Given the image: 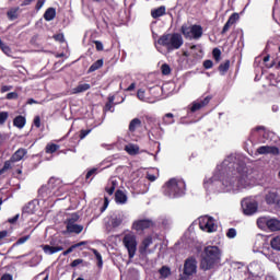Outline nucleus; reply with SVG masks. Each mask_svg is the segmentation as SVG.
<instances>
[{"instance_id": "f257e3e1", "label": "nucleus", "mask_w": 280, "mask_h": 280, "mask_svg": "<svg viewBox=\"0 0 280 280\" xmlns=\"http://www.w3.org/2000/svg\"><path fill=\"white\" fill-rule=\"evenodd\" d=\"M222 252L218 246H207L201 254L200 270H211L215 264H220Z\"/></svg>"}, {"instance_id": "f03ea898", "label": "nucleus", "mask_w": 280, "mask_h": 280, "mask_svg": "<svg viewBox=\"0 0 280 280\" xmlns=\"http://www.w3.org/2000/svg\"><path fill=\"white\" fill-rule=\"evenodd\" d=\"M65 185H62V179L58 177H50L47 186H43L39 188L38 194L42 198H51V196H56V198H60L65 194Z\"/></svg>"}, {"instance_id": "7ed1b4c3", "label": "nucleus", "mask_w": 280, "mask_h": 280, "mask_svg": "<svg viewBox=\"0 0 280 280\" xmlns=\"http://www.w3.org/2000/svg\"><path fill=\"white\" fill-rule=\"evenodd\" d=\"M186 184L183 179L171 178L163 186L164 196L168 198H180L185 196Z\"/></svg>"}, {"instance_id": "20e7f679", "label": "nucleus", "mask_w": 280, "mask_h": 280, "mask_svg": "<svg viewBox=\"0 0 280 280\" xmlns=\"http://www.w3.org/2000/svg\"><path fill=\"white\" fill-rule=\"evenodd\" d=\"M158 45L165 47L167 51L180 49L183 47V36L178 33L164 34L158 39Z\"/></svg>"}, {"instance_id": "39448f33", "label": "nucleus", "mask_w": 280, "mask_h": 280, "mask_svg": "<svg viewBox=\"0 0 280 280\" xmlns=\"http://www.w3.org/2000/svg\"><path fill=\"white\" fill-rule=\"evenodd\" d=\"M180 32L184 38L188 40H200V38H202V35L205 34V31L200 24H192L190 26L187 24H183L180 27Z\"/></svg>"}, {"instance_id": "423d86ee", "label": "nucleus", "mask_w": 280, "mask_h": 280, "mask_svg": "<svg viewBox=\"0 0 280 280\" xmlns=\"http://www.w3.org/2000/svg\"><path fill=\"white\" fill-rule=\"evenodd\" d=\"M25 156H27V149L25 148H20L18 149L10 158V160H7L2 166V168H0V176H3L5 174V172H8L9 170H12V165H14V163H19V161H23V159H25Z\"/></svg>"}, {"instance_id": "0eeeda50", "label": "nucleus", "mask_w": 280, "mask_h": 280, "mask_svg": "<svg viewBox=\"0 0 280 280\" xmlns=\"http://www.w3.org/2000/svg\"><path fill=\"white\" fill-rule=\"evenodd\" d=\"M198 272V261L194 257H188L184 262L183 275L179 280H189Z\"/></svg>"}, {"instance_id": "6e6552de", "label": "nucleus", "mask_w": 280, "mask_h": 280, "mask_svg": "<svg viewBox=\"0 0 280 280\" xmlns=\"http://www.w3.org/2000/svg\"><path fill=\"white\" fill-rule=\"evenodd\" d=\"M122 244L128 250L129 259H132L137 255V235L132 232L125 234L122 237Z\"/></svg>"}, {"instance_id": "1a4fd4ad", "label": "nucleus", "mask_w": 280, "mask_h": 280, "mask_svg": "<svg viewBox=\"0 0 280 280\" xmlns=\"http://www.w3.org/2000/svg\"><path fill=\"white\" fill-rule=\"evenodd\" d=\"M241 207L244 215H255V212L259 209L257 201L248 198L242 200Z\"/></svg>"}, {"instance_id": "9d476101", "label": "nucleus", "mask_w": 280, "mask_h": 280, "mask_svg": "<svg viewBox=\"0 0 280 280\" xmlns=\"http://www.w3.org/2000/svg\"><path fill=\"white\" fill-rule=\"evenodd\" d=\"M131 229L133 231H137V233L145 231L148 229H154V221L151 219H140L132 223Z\"/></svg>"}, {"instance_id": "9b49d317", "label": "nucleus", "mask_w": 280, "mask_h": 280, "mask_svg": "<svg viewBox=\"0 0 280 280\" xmlns=\"http://www.w3.org/2000/svg\"><path fill=\"white\" fill-rule=\"evenodd\" d=\"M199 229L201 231H206V233H213L215 231V223L213 219L209 215L199 218Z\"/></svg>"}, {"instance_id": "f8f14e48", "label": "nucleus", "mask_w": 280, "mask_h": 280, "mask_svg": "<svg viewBox=\"0 0 280 280\" xmlns=\"http://www.w3.org/2000/svg\"><path fill=\"white\" fill-rule=\"evenodd\" d=\"M211 96H206L202 100L194 102L189 108L190 113H197V110L205 108V106L209 105V102H211Z\"/></svg>"}, {"instance_id": "ddd939ff", "label": "nucleus", "mask_w": 280, "mask_h": 280, "mask_svg": "<svg viewBox=\"0 0 280 280\" xmlns=\"http://www.w3.org/2000/svg\"><path fill=\"white\" fill-rule=\"evenodd\" d=\"M257 154H272V156H279L280 150L278 147L261 145L256 150Z\"/></svg>"}, {"instance_id": "4468645a", "label": "nucleus", "mask_w": 280, "mask_h": 280, "mask_svg": "<svg viewBox=\"0 0 280 280\" xmlns=\"http://www.w3.org/2000/svg\"><path fill=\"white\" fill-rule=\"evenodd\" d=\"M237 21H240V13H232L230 15V18L228 19L226 23L224 24L221 34L224 35L226 34V32H229V30H231L232 25H235V23H237Z\"/></svg>"}, {"instance_id": "2eb2a0df", "label": "nucleus", "mask_w": 280, "mask_h": 280, "mask_svg": "<svg viewBox=\"0 0 280 280\" xmlns=\"http://www.w3.org/2000/svg\"><path fill=\"white\" fill-rule=\"evenodd\" d=\"M265 202L269 206L277 205L280 207V198H279V192L277 191H269L265 196Z\"/></svg>"}, {"instance_id": "dca6fc26", "label": "nucleus", "mask_w": 280, "mask_h": 280, "mask_svg": "<svg viewBox=\"0 0 280 280\" xmlns=\"http://www.w3.org/2000/svg\"><path fill=\"white\" fill-rule=\"evenodd\" d=\"M40 248L44 250L45 255H56V253L65 250L62 246L42 245Z\"/></svg>"}, {"instance_id": "f3484780", "label": "nucleus", "mask_w": 280, "mask_h": 280, "mask_svg": "<svg viewBox=\"0 0 280 280\" xmlns=\"http://www.w3.org/2000/svg\"><path fill=\"white\" fill-rule=\"evenodd\" d=\"M115 202L116 205H126L128 202V195L121 189L115 191Z\"/></svg>"}, {"instance_id": "a211bd4d", "label": "nucleus", "mask_w": 280, "mask_h": 280, "mask_svg": "<svg viewBox=\"0 0 280 280\" xmlns=\"http://www.w3.org/2000/svg\"><path fill=\"white\" fill-rule=\"evenodd\" d=\"M66 229L68 233H75V235H80V233L84 231V225L67 223Z\"/></svg>"}, {"instance_id": "6ab92c4d", "label": "nucleus", "mask_w": 280, "mask_h": 280, "mask_svg": "<svg viewBox=\"0 0 280 280\" xmlns=\"http://www.w3.org/2000/svg\"><path fill=\"white\" fill-rule=\"evenodd\" d=\"M91 90V84L89 83H80L75 88L72 89V95H78L79 93H85V91Z\"/></svg>"}, {"instance_id": "aec40b11", "label": "nucleus", "mask_w": 280, "mask_h": 280, "mask_svg": "<svg viewBox=\"0 0 280 280\" xmlns=\"http://www.w3.org/2000/svg\"><path fill=\"white\" fill-rule=\"evenodd\" d=\"M151 244H152V236H147L145 238H143V241L139 247L141 255L147 253V250H148V248H150Z\"/></svg>"}, {"instance_id": "412c9836", "label": "nucleus", "mask_w": 280, "mask_h": 280, "mask_svg": "<svg viewBox=\"0 0 280 280\" xmlns=\"http://www.w3.org/2000/svg\"><path fill=\"white\" fill-rule=\"evenodd\" d=\"M125 152L130 156H137V154H139V145L129 143L125 145Z\"/></svg>"}, {"instance_id": "4be33fe9", "label": "nucleus", "mask_w": 280, "mask_h": 280, "mask_svg": "<svg viewBox=\"0 0 280 280\" xmlns=\"http://www.w3.org/2000/svg\"><path fill=\"white\" fill-rule=\"evenodd\" d=\"M165 5H161L156 9L151 10L152 19H161V16H165Z\"/></svg>"}, {"instance_id": "5701e85b", "label": "nucleus", "mask_w": 280, "mask_h": 280, "mask_svg": "<svg viewBox=\"0 0 280 280\" xmlns=\"http://www.w3.org/2000/svg\"><path fill=\"white\" fill-rule=\"evenodd\" d=\"M267 229L272 232L280 231V220L269 219V221H267Z\"/></svg>"}, {"instance_id": "b1692460", "label": "nucleus", "mask_w": 280, "mask_h": 280, "mask_svg": "<svg viewBox=\"0 0 280 280\" xmlns=\"http://www.w3.org/2000/svg\"><path fill=\"white\" fill-rule=\"evenodd\" d=\"M117 185L119 184L116 179L109 180L105 187L106 194H108V196H113V194H115V189H117Z\"/></svg>"}, {"instance_id": "393cba45", "label": "nucleus", "mask_w": 280, "mask_h": 280, "mask_svg": "<svg viewBox=\"0 0 280 280\" xmlns=\"http://www.w3.org/2000/svg\"><path fill=\"white\" fill-rule=\"evenodd\" d=\"M89 244L88 241H81L77 244L71 245L67 250L62 253L63 257H67V255H71L72 250H75V248H80V246H86Z\"/></svg>"}, {"instance_id": "a878e982", "label": "nucleus", "mask_w": 280, "mask_h": 280, "mask_svg": "<svg viewBox=\"0 0 280 280\" xmlns=\"http://www.w3.org/2000/svg\"><path fill=\"white\" fill-rule=\"evenodd\" d=\"M19 10H21L19 7L11 8L7 12V19H9V21H16V19H19Z\"/></svg>"}, {"instance_id": "bb28decb", "label": "nucleus", "mask_w": 280, "mask_h": 280, "mask_svg": "<svg viewBox=\"0 0 280 280\" xmlns=\"http://www.w3.org/2000/svg\"><path fill=\"white\" fill-rule=\"evenodd\" d=\"M25 124H27V119L24 116L19 115L13 119V126L15 128H25Z\"/></svg>"}, {"instance_id": "cd10ccee", "label": "nucleus", "mask_w": 280, "mask_h": 280, "mask_svg": "<svg viewBox=\"0 0 280 280\" xmlns=\"http://www.w3.org/2000/svg\"><path fill=\"white\" fill-rule=\"evenodd\" d=\"M229 69H231V60L228 59L223 63H220L218 71L221 75H225Z\"/></svg>"}, {"instance_id": "c85d7f7f", "label": "nucleus", "mask_w": 280, "mask_h": 280, "mask_svg": "<svg viewBox=\"0 0 280 280\" xmlns=\"http://www.w3.org/2000/svg\"><path fill=\"white\" fill-rule=\"evenodd\" d=\"M45 21H54L56 19V9L55 8H48L44 13Z\"/></svg>"}, {"instance_id": "c756f323", "label": "nucleus", "mask_w": 280, "mask_h": 280, "mask_svg": "<svg viewBox=\"0 0 280 280\" xmlns=\"http://www.w3.org/2000/svg\"><path fill=\"white\" fill-rule=\"evenodd\" d=\"M174 114L167 113L162 118V124L164 126H172V124H175Z\"/></svg>"}, {"instance_id": "7c9ffc66", "label": "nucleus", "mask_w": 280, "mask_h": 280, "mask_svg": "<svg viewBox=\"0 0 280 280\" xmlns=\"http://www.w3.org/2000/svg\"><path fill=\"white\" fill-rule=\"evenodd\" d=\"M254 130H255V132H259V135L262 136V139L259 140V143H265L266 139H268V131H266V127L257 126Z\"/></svg>"}, {"instance_id": "2f4dec72", "label": "nucleus", "mask_w": 280, "mask_h": 280, "mask_svg": "<svg viewBox=\"0 0 280 280\" xmlns=\"http://www.w3.org/2000/svg\"><path fill=\"white\" fill-rule=\"evenodd\" d=\"M102 67H104V59H98L89 68L88 73H93L102 69Z\"/></svg>"}, {"instance_id": "473e14b6", "label": "nucleus", "mask_w": 280, "mask_h": 280, "mask_svg": "<svg viewBox=\"0 0 280 280\" xmlns=\"http://www.w3.org/2000/svg\"><path fill=\"white\" fill-rule=\"evenodd\" d=\"M137 128H141V119L139 118H133L130 122H129V132H136Z\"/></svg>"}, {"instance_id": "72a5a7b5", "label": "nucleus", "mask_w": 280, "mask_h": 280, "mask_svg": "<svg viewBox=\"0 0 280 280\" xmlns=\"http://www.w3.org/2000/svg\"><path fill=\"white\" fill-rule=\"evenodd\" d=\"M60 150V145L56 143H48L45 148L46 154H54L55 152H58Z\"/></svg>"}, {"instance_id": "f704fd0d", "label": "nucleus", "mask_w": 280, "mask_h": 280, "mask_svg": "<svg viewBox=\"0 0 280 280\" xmlns=\"http://www.w3.org/2000/svg\"><path fill=\"white\" fill-rule=\"evenodd\" d=\"M160 276L162 279H167L172 275V269L167 266H162L161 269L159 270Z\"/></svg>"}, {"instance_id": "c9c22d12", "label": "nucleus", "mask_w": 280, "mask_h": 280, "mask_svg": "<svg viewBox=\"0 0 280 280\" xmlns=\"http://www.w3.org/2000/svg\"><path fill=\"white\" fill-rule=\"evenodd\" d=\"M122 222L124 219L121 217H114L110 219V226L112 229H117L118 226H121Z\"/></svg>"}, {"instance_id": "e433bc0d", "label": "nucleus", "mask_w": 280, "mask_h": 280, "mask_svg": "<svg viewBox=\"0 0 280 280\" xmlns=\"http://www.w3.org/2000/svg\"><path fill=\"white\" fill-rule=\"evenodd\" d=\"M93 255L96 257V261H97V266L100 268H102V266H104V260L102 259V254H100V252H97V249L92 248L91 249Z\"/></svg>"}, {"instance_id": "4c0bfd02", "label": "nucleus", "mask_w": 280, "mask_h": 280, "mask_svg": "<svg viewBox=\"0 0 280 280\" xmlns=\"http://www.w3.org/2000/svg\"><path fill=\"white\" fill-rule=\"evenodd\" d=\"M270 246L273 250H280V236H276L270 241Z\"/></svg>"}, {"instance_id": "58836bf2", "label": "nucleus", "mask_w": 280, "mask_h": 280, "mask_svg": "<svg viewBox=\"0 0 280 280\" xmlns=\"http://www.w3.org/2000/svg\"><path fill=\"white\" fill-rule=\"evenodd\" d=\"M212 56H213L215 62H220V60H222V50H220V48H214L212 50Z\"/></svg>"}, {"instance_id": "ea45409f", "label": "nucleus", "mask_w": 280, "mask_h": 280, "mask_svg": "<svg viewBox=\"0 0 280 280\" xmlns=\"http://www.w3.org/2000/svg\"><path fill=\"white\" fill-rule=\"evenodd\" d=\"M226 237H229V240H235V237H237V230H235V228L229 229L226 232Z\"/></svg>"}, {"instance_id": "a19ab883", "label": "nucleus", "mask_w": 280, "mask_h": 280, "mask_svg": "<svg viewBox=\"0 0 280 280\" xmlns=\"http://www.w3.org/2000/svg\"><path fill=\"white\" fill-rule=\"evenodd\" d=\"M161 72L162 75H170V73H172V68H170V65L164 63L161 66Z\"/></svg>"}, {"instance_id": "79ce46f5", "label": "nucleus", "mask_w": 280, "mask_h": 280, "mask_svg": "<svg viewBox=\"0 0 280 280\" xmlns=\"http://www.w3.org/2000/svg\"><path fill=\"white\" fill-rule=\"evenodd\" d=\"M270 219L266 218V217H260L257 219V224L259 228L261 226H268V222Z\"/></svg>"}, {"instance_id": "37998d69", "label": "nucleus", "mask_w": 280, "mask_h": 280, "mask_svg": "<svg viewBox=\"0 0 280 280\" xmlns=\"http://www.w3.org/2000/svg\"><path fill=\"white\" fill-rule=\"evenodd\" d=\"M9 114L8 112H0V126H3L8 121Z\"/></svg>"}, {"instance_id": "c03bdc74", "label": "nucleus", "mask_w": 280, "mask_h": 280, "mask_svg": "<svg viewBox=\"0 0 280 280\" xmlns=\"http://www.w3.org/2000/svg\"><path fill=\"white\" fill-rule=\"evenodd\" d=\"M30 237H31L30 235L20 237V238L13 244V246H21V244H25V242H27V240H30Z\"/></svg>"}, {"instance_id": "a18cd8bd", "label": "nucleus", "mask_w": 280, "mask_h": 280, "mask_svg": "<svg viewBox=\"0 0 280 280\" xmlns=\"http://www.w3.org/2000/svg\"><path fill=\"white\" fill-rule=\"evenodd\" d=\"M80 220L78 213H73L70 219L67 220V224H75Z\"/></svg>"}, {"instance_id": "49530a36", "label": "nucleus", "mask_w": 280, "mask_h": 280, "mask_svg": "<svg viewBox=\"0 0 280 280\" xmlns=\"http://www.w3.org/2000/svg\"><path fill=\"white\" fill-rule=\"evenodd\" d=\"M54 40L57 43H65V34L58 33L52 36Z\"/></svg>"}, {"instance_id": "de8ad7c7", "label": "nucleus", "mask_w": 280, "mask_h": 280, "mask_svg": "<svg viewBox=\"0 0 280 280\" xmlns=\"http://www.w3.org/2000/svg\"><path fill=\"white\" fill-rule=\"evenodd\" d=\"M89 135H91V129H82L80 131L79 138L82 139H86V137H89Z\"/></svg>"}, {"instance_id": "09e8293b", "label": "nucleus", "mask_w": 280, "mask_h": 280, "mask_svg": "<svg viewBox=\"0 0 280 280\" xmlns=\"http://www.w3.org/2000/svg\"><path fill=\"white\" fill-rule=\"evenodd\" d=\"M96 174H97V168H91L90 171H88L85 175V180H89L91 176H96Z\"/></svg>"}, {"instance_id": "8fccbe9b", "label": "nucleus", "mask_w": 280, "mask_h": 280, "mask_svg": "<svg viewBox=\"0 0 280 280\" xmlns=\"http://www.w3.org/2000/svg\"><path fill=\"white\" fill-rule=\"evenodd\" d=\"M80 264H84V259H82V258L74 259V260L70 264V267H71V268H78V266H80Z\"/></svg>"}, {"instance_id": "3c124183", "label": "nucleus", "mask_w": 280, "mask_h": 280, "mask_svg": "<svg viewBox=\"0 0 280 280\" xmlns=\"http://www.w3.org/2000/svg\"><path fill=\"white\" fill-rule=\"evenodd\" d=\"M7 141H8V135L0 132V148L3 147Z\"/></svg>"}, {"instance_id": "603ef678", "label": "nucleus", "mask_w": 280, "mask_h": 280, "mask_svg": "<svg viewBox=\"0 0 280 280\" xmlns=\"http://www.w3.org/2000/svg\"><path fill=\"white\" fill-rule=\"evenodd\" d=\"M108 205H110L108 197H104V205L101 208V213H104V211H106V209H108Z\"/></svg>"}, {"instance_id": "864d4df0", "label": "nucleus", "mask_w": 280, "mask_h": 280, "mask_svg": "<svg viewBox=\"0 0 280 280\" xmlns=\"http://www.w3.org/2000/svg\"><path fill=\"white\" fill-rule=\"evenodd\" d=\"M137 97L140 98L141 101L145 100V90L139 89L137 92Z\"/></svg>"}, {"instance_id": "5fc2aeb1", "label": "nucleus", "mask_w": 280, "mask_h": 280, "mask_svg": "<svg viewBox=\"0 0 280 280\" xmlns=\"http://www.w3.org/2000/svg\"><path fill=\"white\" fill-rule=\"evenodd\" d=\"M94 45L96 47V51H104V44L100 40H94Z\"/></svg>"}, {"instance_id": "6e6d98bb", "label": "nucleus", "mask_w": 280, "mask_h": 280, "mask_svg": "<svg viewBox=\"0 0 280 280\" xmlns=\"http://www.w3.org/2000/svg\"><path fill=\"white\" fill-rule=\"evenodd\" d=\"M203 68L206 69H213V61L210 59H207L203 61Z\"/></svg>"}, {"instance_id": "4d7b16f0", "label": "nucleus", "mask_w": 280, "mask_h": 280, "mask_svg": "<svg viewBox=\"0 0 280 280\" xmlns=\"http://www.w3.org/2000/svg\"><path fill=\"white\" fill-rule=\"evenodd\" d=\"M45 1H47V0H37L36 5H35L36 12H39V10L43 8V5H45Z\"/></svg>"}, {"instance_id": "13d9d810", "label": "nucleus", "mask_w": 280, "mask_h": 280, "mask_svg": "<svg viewBox=\"0 0 280 280\" xmlns=\"http://www.w3.org/2000/svg\"><path fill=\"white\" fill-rule=\"evenodd\" d=\"M7 100H19V93H16V92L8 93Z\"/></svg>"}, {"instance_id": "bf43d9fd", "label": "nucleus", "mask_w": 280, "mask_h": 280, "mask_svg": "<svg viewBox=\"0 0 280 280\" xmlns=\"http://www.w3.org/2000/svg\"><path fill=\"white\" fill-rule=\"evenodd\" d=\"M0 49L3 51V54H10L12 50L10 49V46L2 44L0 45Z\"/></svg>"}, {"instance_id": "052dcab7", "label": "nucleus", "mask_w": 280, "mask_h": 280, "mask_svg": "<svg viewBox=\"0 0 280 280\" xmlns=\"http://www.w3.org/2000/svg\"><path fill=\"white\" fill-rule=\"evenodd\" d=\"M19 218H20V215H19V214H15L14 217H12V218H10V219L8 220V223H9V224H16V222H19Z\"/></svg>"}, {"instance_id": "680f3d73", "label": "nucleus", "mask_w": 280, "mask_h": 280, "mask_svg": "<svg viewBox=\"0 0 280 280\" xmlns=\"http://www.w3.org/2000/svg\"><path fill=\"white\" fill-rule=\"evenodd\" d=\"M8 91H12V85H2L0 89V93H8Z\"/></svg>"}, {"instance_id": "e2e57ef3", "label": "nucleus", "mask_w": 280, "mask_h": 280, "mask_svg": "<svg viewBox=\"0 0 280 280\" xmlns=\"http://www.w3.org/2000/svg\"><path fill=\"white\" fill-rule=\"evenodd\" d=\"M34 126L35 128H40V116H35Z\"/></svg>"}, {"instance_id": "0e129e2a", "label": "nucleus", "mask_w": 280, "mask_h": 280, "mask_svg": "<svg viewBox=\"0 0 280 280\" xmlns=\"http://www.w3.org/2000/svg\"><path fill=\"white\" fill-rule=\"evenodd\" d=\"M34 1H36V0H24V1L21 3V7H22V8H25V5H32V3H34Z\"/></svg>"}, {"instance_id": "69168bd1", "label": "nucleus", "mask_w": 280, "mask_h": 280, "mask_svg": "<svg viewBox=\"0 0 280 280\" xmlns=\"http://www.w3.org/2000/svg\"><path fill=\"white\" fill-rule=\"evenodd\" d=\"M4 237H8V231L7 230L0 231V242H1V240H4Z\"/></svg>"}, {"instance_id": "338daca9", "label": "nucleus", "mask_w": 280, "mask_h": 280, "mask_svg": "<svg viewBox=\"0 0 280 280\" xmlns=\"http://www.w3.org/2000/svg\"><path fill=\"white\" fill-rule=\"evenodd\" d=\"M0 280H12V275H10V273H4V275L0 278Z\"/></svg>"}, {"instance_id": "774afa93", "label": "nucleus", "mask_w": 280, "mask_h": 280, "mask_svg": "<svg viewBox=\"0 0 280 280\" xmlns=\"http://www.w3.org/2000/svg\"><path fill=\"white\" fill-rule=\"evenodd\" d=\"M147 179L150 180V183H154V180H156V177L152 174H147Z\"/></svg>"}]
</instances>
